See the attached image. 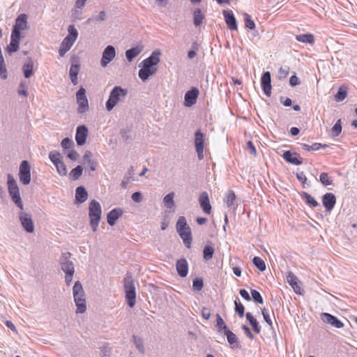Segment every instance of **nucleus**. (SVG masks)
Returning <instances> with one entry per match:
<instances>
[{
  "instance_id": "40",
  "label": "nucleus",
  "mask_w": 357,
  "mask_h": 357,
  "mask_svg": "<svg viewBox=\"0 0 357 357\" xmlns=\"http://www.w3.org/2000/svg\"><path fill=\"white\" fill-rule=\"evenodd\" d=\"M174 193L171 192L165 196L163 199V203L165 204V206L168 208H172L174 206Z\"/></svg>"
},
{
  "instance_id": "61",
  "label": "nucleus",
  "mask_w": 357,
  "mask_h": 357,
  "mask_svg": "<svg viewBox=\"0 0 357 357\" xmlns=\"http://www.w3.org/2000/svg\"><path fill=\"white\" fill-rule=\"evenodd\" d=\"M88 0H76L75 3V8L79 9H84Z\"/></svg>"
},
{
  "instance_id": "17",
  "label": "nucleus",
  "mask_w": 357,
  "mask_h": 357,
  "mask_svg": "<svg viewBox=\"0 0 357 357\" xmlns=\"http://www.w3.org/2000/svg\"><path fill=\"white\" fill-rule=\"evenodd\" d=\"M199 96V91L197 88L193 87L188 91L184 97V104L187 107H191L196 103L197 97Z\"/></svg>"
},
{
  "instance_id": "39",
  "label": "nucleus",
  "mask_w": 357,
  "mask_h": 357,
  "mask_svg": "<svg viewBox=\"0 0 357 357\" xmlns=\"http://www.w3.org/2000/svg\"><path fill=\"white\" fill-rule=\"evenodd\" d=\"M296 40L299 42L312 44L314 42V36L310 33L296 36Z\"/></svg>"
},
{
  "instance_id": "47",
  "label": "nucleus",
  "mask_w": 357,
  "mask_h": 357,
  "mask_svg": "<svg viewBox=\"0 0 357 357\" xmlns=\"http://www.w3.org/2000/svg\"><path fill=\"white\" fill-rule=\"evenodd\" d=\"M235 200H236V195H235V193L234 192V191H232V190L229 191L227 195V198L225 200V202H226V204L227 205V206L231 207L232 206H234Z\"/></svg>"
},
{
  "instance_id": "2",
  "label": "nucleus",
  "mask_w": 357,
  "mask_h": 357,
  "mask_svg": "<svg viewBox=\"0 0 357 357\" xmlns=\"http://www.w3.org/2000/svg\"><path fill=\"white\" fill-rule=\"evenodd\" d=\"M102 208L100 203L93 199L89 203V216L90 219V226L93 232L98 230L99 222L101 219Z\"/></svg>"
},
{
  "instance_id": "3",
  "label": "nucleus",
  "mask_w": 357,
  "mask_h": 357,
  "mask_svg": "<svg viewBox=\"0 0 357 357\" xmlns=\"http://www.w3.org/2000/svg\"><path fill=\"white\" fill-rule=\"evenodd\" d=\"M78 37V31L74 25H69L68 27V35L64 38L59 49V54L63 56L72 47Z\"/></svg>"
},
{
  "instance_id": "31",
  "label": "nucleus",
  "mask_w": 357,
  "mask_h": 357,
  "mask_svg": "<svg viewBox=\"0 0 357 357\" xmlns=\"http://www.w3.org/2000/svg\"><path fill=\"white\" fill-rule=\"evenodd\" d=\"M24 75L29 78L33 73V61L31 58H27L26 63L22 66Z\"/></svg>"
},
{
  "instance_id": "53",
  "label": "nucleus",
  "mask_w": 357,
  "mask_h": 357,
  "mask_svg": "<svg viewBox=\"0 0 357 357\" xmlns=\"http://www.w3.org/2000/svg\"><path fill=\"white\" fill-rule=\"evenodd\" d=\"M251 294H252V297L253 300L256 303H260V304L263 303V301H264L263 298H262L260 293L258 291H257L255 289H252L251 291Z\"/></svg>"
},
{
  "instance_id": "27",
  "label": "nucleus",
  "mask_w": 357,
  "mask_h": 357,
  "mask_svg": "<svg viewBox=\"0 0 357 357\" xmlns=\"http://www.w3.org/2000/svg\"><path fill=\"white\" fill-rule=\"evenodd\" d=\"M123 211L119 208H114L107 215V220L109 225H114L116 221L122 215Z\"/></svg>"
},
{
  "instance_id": "7",
  "label": "nucleus",
  "mask_w": 357,
  "mask_h": 357,
  "mask_svg": "<svg viewBox=\"0 0 357 357\" xmlns=\"http://www.w3.org/2000/svg\"><path fill=\"white\" fill-rule=\"evenodd\" d=\"M8 188L10 196L15 204L21 209H23V204L20 197L19 188L14 177L8 174Z\"/></svg>"
},
{
  "instance_id": "46",
  "label": "nucleus",
  "mask_w": 357,
  "mask_h": 357,
  "mask_svg": "<svg viewBox=\"0 0 357 357\" xmlns=\"http://www.w3.org/2000/svg\"><path fill=\"white\" fill-rule=\"evenodd\" d=\"M106 18H107L106 12L104 10H102V11L99 12L98 14L96 16H95L93 18L89 19L88 22L92 21L94 22L99 23V22L105 21L106 20Z\"/></svg>"
},
{
  "instance_id": "19",
  "label": "nucleus",
  "mask_w": 357,
  "mask_h": 357,
  "mask_svg": "<svg viewBox=\"0 0 357 357\" xmlns=\"http://www.w3.org/2000/svg\"><path fill=\"white\" fill-rule=\"evenodd\" d=\"M287 282L293 288L295 293L302 294L303 289L299 285V281L297 277L291 271L287 273Z\"/></svg>"
},
{
  "instance_id": "33",
  "label": "nucleus",
  "mask_w": 357,
  "mask_h": 357,
  "mask_svg": "<svg viewBox=\"0 0 357 357\" xmlns=\"http://www.w3.org/2000/svg\"><path fill=\"white\" fill-rule=\"evenodd\" d=\"M87 197L88 193L86 189L82 186L77 187L75 191V199L77 202L83 203L87 199Z\"/></svg>"
},
{
  "instance_id": "50",
  "label": "nucleus",
  "mask_w": 357,
  "mask_h": 357,
  "mask_svg": "<svg viewBox=\"0 0 357 357\" xmlns=\"http://www.w3.org/2000/svg\"><path fill=\"white\" fill-rule=\"evenodd\" d=\"M225 335L227 336V339L228 342L230 344H233L237 342V337L236 335L232 333L229 330H226V331H224Z\"/></svg>"
},
{
  "instance_id": "64",
  "label": "nucleus",
  "mask_w": 357,
  "mask_h": 357,
  "mask_svg": "<svg viewBox=\"0 0 357 357\" xmlns=\"http://www.w3.org/2000/svg\"><path fill=\"white\" fill-rule=\"evenodd\" d=\"M289 84L292 86H295L300 84V80L296 75H292L289 79Z\"/></svg>"
},
{
  "instance_id": "25",
  "label": "nucleus",
  "mask_w": 357,
  "mask_h": 357,
  "mask_svg": "<svg viewBox=\"0 0 357 357\" xmlns=\"http://www.w3.org/2000/svg\"><path fill=\"white\" fill-rule=\"evenodd\" d=\"M160 50H154L148 58H146L142 61V63H146L149 66L155 67L160 61Z\"/></svg>"
},
{
  "instance_id": "51",
  "label": "nucleus",
  "mask_w": 357,
  "mask_h": 357,
  "mask_svg": "<svg viewBox=\"0 0 357 357\" xmlns=\"http://www.w3.org/2000/svg\"><path fill=\"white\" fill-rule=\"evenodd\" d=\"M82 10H83L82 9H79V8H77L74 7L71 10V17H72V19L74 21L81 20L82 19Z\"/></svg>"
},
{
  "instance_id": "59",
  "label": "nucleus",
  "mask_w": 357,
  "mask_h": 357,
  "mask_svg": "<svg viewBox=\"0 0 357 357\" xmlns=\"http://www.w3.org/2000/svg\"><path fill=\"white\" fill-rule=\"evenodd\" d=\"M132 199L137 203H140L142 201V195L140 192H135L131 196Z\"/></svg>"
},
{
  "instance_id": "29",
  "label": "nucleus",
  "mask_w": 357,
  "mask_h": 357,
  "mask_svg": "<svg viewBox=\"0 0 357 357\" xmlns=\"http://www.w3.org/2000/svg\"><path fill=\"white\" fill-rule=\"evenodd\" d=\"M61 268L65 274L75 273V267L73 263L68 260L67 257L63 256L61 259Z\"/></svg>"
},
{
  "instance_id": "38",
  "label": "nucleus",
  "mask_w": 357,
  "mask_h": 357,
  "mask_svg": "<svg viewBox=\"0 0 357 357\" xmlns=\"http://www.w3.org/2000/svg\"><path fill=\"white\" fill-rule=\"evenodd\" d=\"M214 253V248L211 245H206L204 248L203 250V257L206 261H209L212 259Z\"/></svg>"
},
{
  "instance_id": "63",
  "label": "nucleus",
  "mask_w": 357,
  "mask_h": 357,
  "mask_svg": "<svg viewBox=\"0 0 357 357\" xmlns=\"http://www.w3.org/2000/svg\"><path fill=\"white\" fill-rule=\"evenodd\" d=\"M79 154L75 150H71L68 154V158L74 161L77 160Z\"/></svg>"
},
{
  "instance_id": "41",
  "label": "nucleus",
  "mask_w": 357,
  "mask_h": 357,
  "mask_svg": "<svg viewBox=\"0 0 357 357\" xmlns=\"http://www.w3.org/2000/svg\"><path fill=\"white\" fill-rule=\"evenodd\" d=\"M83 168L81 165L77 166L70 172V177L71 179L75 181L78 179L82 174Z\"/></svg>"
},
{
  "instance_id": "37",
  "label": "nucleus",
  "mask_w": 357,
  "mask_h": 357,
  "mask_svg": "<svg viewBox=\"0 0 357 357\" xmlns=\"http://www.w3.org/2000/svg\"><path fill=\"white\" fill-rule=\"evenodd\" d=\"M204 19V15L202 13V10L199 8L196 9L193 13V21L194 24L196 26H199Z\"/></svg>"
},
{
  "instance_id": "6",
  "label": "nucleus",
  "mask_w": 357,
  "mask_h": 357,
  "mask_svg": "<svg viewBox=\"0 0 357 357\" xmlns=\"http://www.w3.org/2000/svg\"><path fill=\"white\" fill-rule=\"evenodd\" d=\"M126 299L128 305L133 307L136 303V292L134 280L131 275H126L123 280Z\"/></svg>"
},
{
  "instance_id": "4",
  "label": "nucleus",
  "mask_w": 357,
  "mask_h": 357,
  "mask_svg": "<svg viewBox=\"0 0 357 357\" xmlns=\"http://www.w3.org/2000/svg\"><path fill=\"white\" fill-rule=\"evenodd\" d=\"M176 231L183 240L185 245L190 248L192 242V234L190 227L185 217L180 216L176 222Z\"/></svg>"
},
{
  "instance_id": "26",
  "label": "nucleus",
  "mask_w": 357,
  "mask_h": 357,
  "mask_svg": "<svg viewBox=\"0 0 357 357\" xmlns=\"http://www.w3.org/2000/svg\"><path fill=\"white\" fill-rule=\"evenodd\" d=\"M176 271L180 277L184 278L188 273V264L185 259H180L176 261Z\"/></svg>"
},
{
  "instance_id": "30",
  "label": "nucleus",
  "mask_w": 357,
  "mask_h": 357,
  "mask_svg": "<svg viewBox=\"0 0 357 357\" xmlns=\"http://www.w3.org/2000/svg\"><path fill=\"white\" fill-rule=\"evenodd\" d=\"M143 50L142 45H137L126 51V57L127 60L131 62L135 57H137Z\"/></svg>"
},
{
  "instance_id": "44",
  "label": "nucleus",
  "mask_w": 357,
  "mask_h": 357,
  "mask_svg": "<svg viewBox=\"0 0 357 357\" xmlns=\"http://www.w3.org/2000/svg\"><path fill=\"white\" fill-rule=\"evenodd\" d=\"M302 197L310 206L317 207L319 205L318 202L308 193L303 192Z\"/></svg>"
},
{
  "instance_id": "11",
  "label": "nucleus",
  "mask_w": 357,
  "mask_h": 357,
  "mask_svg": "<svg viewBox=\"0 0 357 357\" xmlns=\"http://www.w3.org/2000/svg\"><path fill=\"white\" fill-rule=\"evenodd\" d=\"M195 147L198 158L202 160L204 158V135L199 130L195 133Z\"/></svg>"
},
{
  "instance_id": "56",
  "label": "nucleus",
  "mask_w": 357,
  "mask_h": 357,
  "mask_svg": "<svg viewBox=\"0 0 357 357\" xmlns=\"http://www.w3.org/2000/svg\"><path fill=\"white\" fill-rule=\"evenodd\" d=\"M192 286L194 289L197 291H200L204 286V282L202 279H196L193 280Z\"/></svg>"
},
{
  "instance_id": "42",
  "label": "nucleus",
  "mask_w": 357,
  "mask_h": 357,
  "mask_svg": "<svg viewBox=\"0 0 357 357\" xmlns=\"http://www.w3.org/2000/svg\"><path fill=\"white\" fill-rule=\"evenodd\" d=\"M347 96V92L346 88L344 86H340L338 89L337 93L335 95V100L337 102H340L344 100Z\"/></svg>"
},
{
  "instance_id": "43",
  "label": "nucleus",
  "mask_w": 357,
  "mask_h": 357,
  "mask_svg": "<svg viewBox=\"0 0 357 357\" xmlns=\"http://www.w3.org/2000/svg\"><path fill=\"white\" fill-rule=\"evenodd\" d=\"M252 262L260 271H264L266 270L265 262L260 257H255L252 259Z\"/></svg>"
},
{
  "instance_id": "48",
  "label": "nucleus",
  "mask_w": 357,
  "mask_h": 357,
  "mask_svg": "<svg viewBox=\"0 0 357 357\" xmlns=\"http://www.w3.org/2000/svg\"><path fill=\"white\" fill-rule=\"evenodd\" d=\"M244 21H245V26L247 28H248L250 30H253L255 29V23L251 19V16L250 15H248V13L244 14Z\"/></svg>"
},
{
  "instance_id": "32",
  "label": "nucleus",
  "mask_w": 357,
  "mask_h": 357,
  "mask_svg": "<svg viewBox=\"0 0 357 357\" xmlns=\"http://www.w3.org/2000/svg\"><path fill=\"white\" fill-rule=\"evenodd\" d=\"M80 66L78 63L72 64L70 70L69 75L72 83L74 85H77L78 83L77 75L79 73Z\"/></svg>"
},
{
  "instance_id": "8",
  "label": "nucleus",
  "mask_w": 357,
  "mask_h": 357,
  "mask_svg": "<svg viewBox=\"0 0 357 357\" xmlns=\"http://www.w3.org/2000/svg\"><path fill=\"white\" fill-rule=\"evenodd\" d=\"M76 102L77 104V113L83 114L86 113L89 109V100L86 97V89L81 86L75 94Z\"/></svg>"
},
{
  "instance_id": "12",
  "label": "nucleus",
  "mask_w": 357,
  "mask_h": 357,
  "mask_svg": "<svg viewBox=\"0 0 357 357\" xmlns=\"http://www.w3.org/2000/svg\"><path fill=\"white\" fill-rule=\"evenodd\" d=\"M116 56V50L114 46H107L103 52L100 60V65L102 67L105 68L107 65L113 61Z\"/></svg>"
},
{
  "instance_id": "60",
  "label": "nucleus",
  "mask_w": 357,
  "mask_h": 357,
  "mask_svg": "<svg viewBox=\"0 0 357 357\" xmlns=\"http://www.w3.org/2000/svg\"><path fill=\"white\" fill-rule=\"evenodd\" d=\"M261 312H262V315L264 317V319L265 321L270 326L272 327V321H271V319L270 318V316H269L268 313L267 312L265 308L262 309Z\"/></svg>"
},
{
  "instance_id": "23",
  "label": "nucleus",
  "mask_w": 357,
  "mask_h": 357,
  "mask_svg": "<svg viewBox=\"0 0 357 357\" xmlns=\"http://www.w3.org/2000/svg\"><path fill=\"white\" fill-rule=\"evenodd\" d=\"M283 158L287 162L293 165H298L303 163V158L299 154L290 151H284Z\"/></svg>"
},
{
  "instance_id": "45",
  "label": "nucleus",
  "mask_w": 357,
  "mask_h": 357,
  "mask_svg": "<svg viewBox=\"0 0 357 357\" xmlns=\"http://www.w3.org/2000/svg\"><path fill=\"white\" fill-rule=\"evenodd\" d=\"M342 131V126H341V120L339 119L336 121L335 125L333 126L331 129V135L333 137L338 136Z\"/></svg>"
},
{
  "instance_id": "15",
  "label": "nucleus",
  "mask_w": 357,
  "mask_h": 357,
  "mask_svg": "<svg viewBox=\"0 0 357 357\" xmlns=\"http://www.w3.org/2000/svg\"><path fill=\"white\" fill-rule=\"evenodd\" d=\"M157 71V68L149 66L146 63H142V68L139 70V77L145 82L151 76L153 75Z\"/></svg>"
},
{
  "instance_id": "16",
  "label": "nucleus",
  "mask_w": 357,
  "mask_h": 357,
  "mask_svg": "<svg viewBox=\"0 0 357 357\" xmlns=\"http://www.w3.org/2000/svg\"><path fill=\"white\" fill-rule=\"evenodd\" d=\"M225 23L230 30H237V23L234 13L231 10H225L222 12Z\"/></svg>"
},
{
  "instance_id": "1",
  "label": "nucleus",
  "mask_w": 357,
  "mask_h": 357,
  "mask_svg": "<svg viewBox=\"0 0 357 357\" xmlns=\"http://www.w3.org/2000/svg\"><path fill=\"white\" fill-rule=\"evenodd\" d=\"M73 294L76 305V313L82 314L86 310L85 292L79 281L75 282L73 288Z\"/></svg>"
},
{
  "instance_id": "13",
  "label": "nucleus",
  "mask_w": 357,
  "mask_h": 357,
  "mask_svg": "<svg viewBox=\"0 0 357 357\" xmlns=\"http://www.w3.org/2000/svg\"><path fill=\"white\" fill-rule=\"evenodd\" d=\"M28 29L27 16L26 14H20L16 19L12 31L13 34L20 36V31Z\"/></svg>"
},
{
  "instance_id": "34",
  "label": "nucleus",
  "mask_w": 357,
  "mask_h": 357,
  "mask_svg": "<svg viewBox=\"0 0 357 357\" xmlns=\"http://www.w3.org/2000/svg\"><path fill=\"white\" fill-rule=\"evenodd\" d=\"M132 340L137 351L142 354H144L145 349L143 339L137 335H134L132 336Z\"/></svg>"
},
{
  "instance_id": "5",
  "label": "nucleus",
  "mask_w": 357,
  "mask_h": 357,
  "mask_svg": "<svg viewBox=\"0 0 357 357\" xmlns=\"http://www.w3.org/2000/svg\"><path fill=\"white\" fill-rule=\"evenodd\" d=\"M128 95V91L121 86H116L109 93L108 100L106 102V109L111 111L121 100Z\"/></svg>"
},
{
  "instance_id": "28",
  "label": "nucleus",
  "mask_w": 357,
  "mask_h": 357,
  "mask_svg": "<svg viewBox=\"0 0 357 357\" xmlns=\"http://www.w3.org/2000/svg\"><path fill=\"white\" fill-rule=\"evenodd\" d=\"M20 36L11 33L10 43L6 48V51L11 54L19 50Z\"/></svg>"
},
{
  "instance_id": "62",
  "label": "nucleus",
  "mask_w": 357,
  "mask_h": 357,
  "mask_svg": "<svg viewBox=\"0 0 357 357\" xmlns=\"http://www.w3.org/2000/svg\"><path fill=\"white\" fill-rule=\"evenodd\" d=\"M247 149L250 154L256 155L257 151H256L255 147L252 142H250V141L248 142Z\"/></svg>"
},
{
  "instance_id": "36",
  "label": "nucleus",
  "mask_w": 357,
  "mask_h": 357,
  "mask_svg": "<svg viewBox=\"0 0 357 357\" xmlns=\"http://www.w3.org/2000/svg\"><path fill=\"white\" fill-rule=\"evenodd\" d=\"M246 319L250 322V325L252 326L253 331L256 333H259L261 331V327L259 325V323L256 320V319L254 318V317L252 315L251 313L247 312L246 313Z\"/></svg>"
},
{
  "instance_id": "10",
  "label": "nucleus",
  "mask_w": 357,
  "mask_h": 357,
  "mask_svg": "<svg viewBox=\"0 0 357 357\" xmlns=\"http://www.w3.org/2000/svg\"><path fill=\"white\" fill-rule=\"evenodd\" d=\"M19 178L22 183L28 185L31 181V167L26 160H23L19 169Z\"/></svg>"
},
{
  "instance_id": "35",
  "label": "nucleus",
  "mask_w": 357,
  "mask_h": 357,
  "mask_svg": "<svg viewBox=\"0 0 357 357\" xmlns=\"http://www.w3.org/2000/svg\"><path fill=\"white\" fill-rule=\"evenodd\" d=\"M84 163L89 165L91 171H95L96 169V164L92 160V153L90 151H86L83 156Z\"/></svg>"
},
{
  "instance_id": "49",
  "label": "nucleus",
  "mask_w": 357,
  "mask_h": 357,
  "mask_svg": "<svg viewBox=\"0 0 357 357\" xmlns=\"http://www.w3.org/2000/svg\"><path fill=\"white\" fill-rule=\"evenodd\" d=\"M319 181L325 186L332 184V179L327 173H321L319 176Z\"/></svg>"
},
{
  "instance_id": "21",
  "label": "nucleus",
  "mask_w": 357,
  "mask_h": 357,
  "mask_svg": "<svg viewBox=\"0 0 357 357\" xmlns=\"http://www.w3.org/2000/svg\"><path fill=\"white\" fill-rule=\"evenodd\" d=\"M336 203L335 196L331 192H328L322 197V204L326 208V211L330 212L334 208Z\"/></svg>"
},
{
  "instance_id": "9",
  "label": "nucleus",
  "mask_w": 357,
  "mask_h": 357,
  "mask_svg": "<svg viewBox=\"0 0 357 357\" xmlns=\"http://www.w3.org/2000/svg\"><path fill=\"white\" fill-rule=\"evenodd\" d=\"M49 158L55 165L56 171L60 176H64L67 175L68 170L66 166L62 161V156L60 153L56 151H50L49 153Z\"/></svg>"
},
{
  "instance_id": "55",
  "label": "nucleus",
  "mask_w": 357,
  "mask_h": 357,
  "mask_svg": "<svg viewBox=\"0 0 357 357\" xmlns=\"http://www.w3.org/2000/svg\"><path fill=\"white\" fill-rule=\"evenodd\" d=\"M17 93L20 96H23L24 97L28 96V91L26 90V84L24 82H20Z\"/></svg>"
},
{
  "instance_id": "24",
  "label": "nucleus",
  "mask_w": 357,
  "mask_h": 357,
  "mask_svg": "<svg viewBox=\"0 0 357 357\" xmlns=\"http://www.w3.org/2000/svg\"><path fill=\"white\" fill-rule=\"evenodd\" d=\"M199 202L204 212L206 214H210L211 211V206L210 204L208 195L207 192H202L199 198Z\"/></svg>"
},
{
  "instance_id": "54",
  "label": "nucleus",
  "mask_w": 357,
  "mask_h": 357,
  "mask_svg": "<svg viewBox=\"0 0 357 357\" xmlns=\"http://www.w3.org/2000/svg\"><path fill=\"white\" fill-rule=\"evenodd\" d=\"M216 317H217V327L218 328V330L221 331V330L224 329L225 331H226V330H228L227 326L225 324L224 320L220 317V315L219 314H217Z\"/></svg>"
},
{
  "instance_id": "18",
  "label": "nucleus",
  "mask_w": 357,
  "mask_h": 357,
  "mask_svg": "<svg viewBox=\"0 0 357 357\" xmlns=\"http://www.w3.org/2000/svg\"><path fill=\"white\" fill-rule=\"evenodd\" d=\"M88 132V128L85 126H79L77 128L75 140L77 145L82 146L86 143Z\"/></svg>"
},
{
  "instance_id": "58",
  "label": "nucleus",
  "mask_w": 357,
  "mask_h": 357,
  "mask_svg": "<svg viewBox=\"0 0 357 357\" xmlns=\"http://www.w3.org/2000/svg\"><path fill=\"white\" fill-rule=\"evenodd\" d=\"M288 74H289V68L288 67H284V68L281 67L278 70V75H279L280 78H285L288 75Z\"/></svg>"
},
{
  "instance_id": "14",
  "label": "nucleus",
  "mask_w": 357,
  "mask_h": 357,
  "mask_svg": "<svg viewBox=\"0 0 357 357\" xmlns=\"http://www.w3.org/2000/svg\"><path fill=\"white\" fill-rule=\"evenodd\" d=\"M20 220L22 227L26 232L33 233L34 231V225L31 216L24 212L20 213Z\"/></svg>"
},
{
  "instance_id": "22",
  "label": "nucleus",
  "mask_w": 357,
  "mask_h": 357,
  "mask_svg": "<svg viewBox=\"0 0 357 357\" xmlns=\"http://www.w3.org/2000/svg\"><path fill=\"white\" fill-rule=\"evenodd\" d=\"M321 317L324 322L329 324L337 328H341L344 326V324L341 321L331 314L326 312L322 313L321 314Z\"/></svg>"
},
{
  "instance_id": "57",
  "label": "nucleus",
  "mask_w": 357,
  "mask_h": 357,
  "mask_svg": "<svg viewBox=\"0 0 357 357\" xmlns=\"http://www.w3.org/2000/svg\"><path fill=\"white\" fill-rule=\"evenodd\" d=\"M61 145L63 149H68L71 148L73 145V142L70 139L66 137L62 140Z\"/></svg>"
},
{
  "instance_id": "52",
  "label": "nucleus",
  "mask_w": 357,
  "mask_h": 357,
  "mask_svg": "<svg viewBox=\"0 0 357 357\" xmlns=\"http://www.w3.org/2000/svg\"><path fill=\"white\" fill-rule=\"evenodd\" d=\"M235 303V310L239 315V317H243L244 315V306L243 304H241L240 302H238L237 300L234 301Z\"/></svg>"
},
{
  "instance_id": "20",
  "label": "nucleus",
  "mask_w": 357,
  "mask_h": 357,
  "mask_svg": "<svg viewBox=\"0 0 357 357\" xmlns=\"http://www.w3.org/2000/svg\"><path fill=\"white\" fill-rule=\"evenodd\" d=\"M271 73L269 72H266L262 75L261 79V84L263 89V91L266 96L268 97L271 95Z\"/></svg>"
}]
</instances>
